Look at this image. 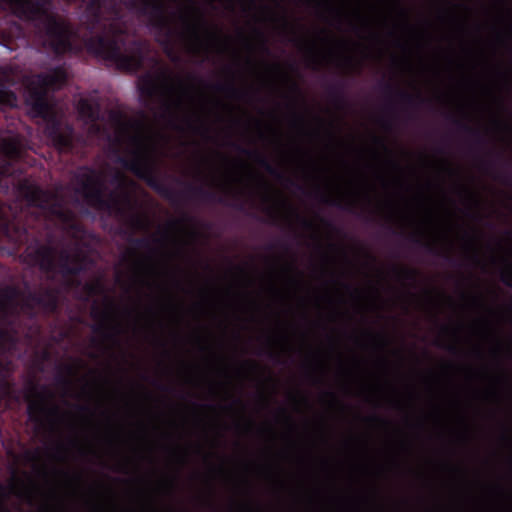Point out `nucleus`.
I'll return each mask as SVG.
<instances>
[{"label":"nucleus","mask_w":512,"mask_h":512,"mask_svg":"<svg viewBox=\"0 0 512 512\" xmlns=\"http://www.w3.org/2000/svg\"><path fill=\"white\" fill-rule=\"evenodd\" d=\"M123 6L148 20L163 40L164 51L172 62H179L172 39L175 29L167 16L163 0H87L83 12L84 24L90 33H101L82 39L85 50L98 58L115 63L118 69L136 73L143 69L150 53L149 45L142 40L131 39L122 23Z\"/></svg>","instance_id":"obj_1"},{"label":"nucleus","mask_w":512,"mask_h":512,"mask_svg":"<svg viewBox=\"0 0 512 512\" xmlns=\"http://www.w3.org/2000/svg\"><path fill=\"white\" fill-rule=\"evenodd\" d=\"M111 118L117 123L120 133L128 134L129 130L137 131L136 134L129 135V143L133 146L130 151L131 157L119 156L117 162L137 178L143 180L161 197L172 203H176L179 198H186L228 205L239 211L244 210V204L240 201L241 194L229 188L225 189V194L231 196L235 200L234 203H229L225 196L218 195L215 191L206 189L202 185L184 183L177 179L176 181L185 187L183 191L177 192L164 184L157 176L156 144L150 136L144 134V123L139 120L122 121V114L118 112L111 113Z\"/></svg>","instance_id":"obj_2"},{"label":"nucleus","mask_w":512,"mask_h":512,"mask_svg":"<svg viewBox=\"0 0 512 512\" xmlns=\"http://www.w3.org/2000/svg\"><path fill=\"white\" fill-rule=\"evenodd\" d=\"M0 238L17 247L27 244L26 258L45 273H53L58 267L63 277H76L85 272L91 263L89 257L80 251L71 254L64 249L58 253L56 262L57 248L50 243H41L27 224L22 223L17 217L10 218L1 204Z\"/></svg>","instance_id":"obj_3"},{"label":"nucleus","mask_w":512,"mask_h":512,"mask_svg":"<svg viewBox=\"0 0 512 512\" xmlns=\"http://www.w3.org/2000/svg\"><path fill=\"white\" fill-rule=\"evenodd\" d=\"M48 2L49 0H11L17 17L33 26L44 47L58 57L80 54L83 48L73 41V30L49 11L46 6Z\"/></svg>","instance_id":"obj_4"},{"label":"nucleus","mask_w":512,"mask_h":512,"mask_svg":"<svg viewBox=\"0 0 512 512\" xmlns=\"http://www.w3.org/2000/svg\"><path fill=\"white\" fill-rule=\"evenodd\" d=\"M112 184L118 186L119 192L111 191L106 198L104 196V183L94 170L83 176L81 183L82 194L87 203L99 211H105L121 218H129V224L133 228L141 229L145 227V219L134 213L135 201L127 188V178L124 174L117 172L112 180Z\"/></svg>","instance_id":"obj_5"},{"label":"nucleus","mask_w":512,"mask_h":512,"mask_svg":"<svg viewBox=\"0 0 512 512\" xmlns=\"http://www.w3.org/2000/svg\"><path fill=\"white\" fill-rule=\"evenodd\" d=\"M16 190L28 206L39 208L54 217L72 237L81 238L85 234L84 226L75 213L65 206L58 194L42 189L27 178L18 181Z\"/></svg>","instance_id":"obj_6"},{"label":"nucleus","mask_w":512,"mask_h":512,"mask_svg":"<svg viewBox=\"0 0 512 512\" xmlns=\"http://www.w3.org/2000/svg\"><path fill=\"white\" fill-rule=\"evenodd\" d=\"M67 71L64 66H56L48 72H42L36 75V88L31 92V109L33 113L43 119H47L50 106L47 102V93L52 90L61 89L67 82Z\"/></svg>","instance_id":"obj_7"},{"label":"nucleus","mask_w":512,"mask_h":512,"mask_svg":"<svg viewBox=\"0 0 512 512\" xmlns=\"http://www.w3.org/2000/svg\"><path fill=\"white\" fill-rule=\"evenodd\" d=\"M53 393L46 385L30 382L25 393L29 420L41 427L44 423L60 415V408L51 403Z\"/></svg>","instance_id":"obj_8"},{"label":"nucleus","mask_w":512,"mask_h":512,"mask_svg":"<svg viewBox=\"0 0 512 512\" xmlns=\"http://www.w3.org/2000/svg\"><path fill=\"white\" fill-rule=\"evenodd\" d=\"M177 81L180 87H184V82L181 78L175 77L167 69H162L157 75L151 72H146L138 78V91L141 98L147 102H153L162 92V89L171 91L173 89L172 83Z\"/></svg>","instance_id":"obj_9"},{"label":"nucleus","mask_w":512,"mask_h":512,"mask_svg":"<svg viewBox=\"0 0 512 512\" xmlns=\"http://www.w3.org/2000/svg\"><path fill=\"white\" fill-rule=\"evenodd\" d=\"M114 310L115 304L110 299L106 300L104 309L96 305L91 309V317L98 322L92 327V331L108 341H116L122 332L120 324L114 320Z\"/></svg>","instance_id":"obj_10"},{"label":"nucleus","mask_w":512,"mask_h":512,"mask_svg":"<svg viewBox=\"0 0 512 512\" xmlns=\"http://www.w3.org/2000/svg\"><path fill=\"white\" fill-rule=\"evenodd\" d=\"M35 306L40 307L47 314H55L59 310V291L55 288H45L41 292L29 291L23 300V308L35 316Z\"/></svg>","instance_id":"obj_11"},{"label":"nucleus","mask_w":512,"mask_h":512,"mask_svg":"<svg viewBox=\"0 0 512 512\" xmlns=\"http://www.w3.org/2000/svg\"><path fill=\"white\" fill-rule=\"evenodd\" d=\"M180 20L184 24L183 36L189 38L196 47L202 46L204 40L201 35V31L204 30L206 37L209 41H218L220 39V30L214 28L213 30L208 28L207 22L202 15H198L197 18L192 21L188 13H181Z\"/></svg>","instance_id":"obj_12"},{"label":"nucleus","mask_w":512,"mask_h":512,"mask_svg":"<svg viewBox=\"0 0 512 512\" xmlns=\"http://www.w3.org/2000/svg\"><path fill=\"white\" fill-rule=\"evenodd\" d=\"M23 150L21 141L17 137L0 136V157L4 164L0 166V176L6 177L12 174L13 162L22 158Z\"/></svg>","instance_id":"obj_13"},{"label":"nucleus","mask_w":512,"mask_h":512,"mask_svg":"<svg viewBox=\"0 0 512 512\" xmlns=\"http://www.w3.org/2000/svg\"><path fill=\"white\" fill-rule=\"evenodd\" d=\"M231 146L240 154L253 159L260 167H262L270 175L274 176L279 180H285L291 186H296L298 189H302V187L300 185H297L295 181L285 177V175L282 172H280L274 165H272L269 159L261 152L254 149L245 148L244 146L237 144L235 142H231Z\"/></svg>","instance_id":"obj_14"},{"label":"nucleus","mask_w":512,"mask_h":512,"mask_svg":"<svg viewBox=\"0 0 512 512\" xmlns=\"http://www.w3.org/2000/svg\"><path fill=\"white\" fill-rule=\"evenodd\" d=\"M45 133L53 146L59 151H71L73 149L72 127L69 126L66 131H63L59 121L53 119L48 123Z\"/></svg>","instance_id":"obj_15"},{"label":"nucleus","mask_w":512,"mask_h":512,"mask_svg":"<svg viewBox=\"0 0 512 512\" xmlns=\"http://www.w3.org/2000/svg\"><path fill=\"white\" fill-rule=\"evenodd\" d=\"M15 321L8 317L4 304L0 305V353L5 352L17 343V331L14 328Z\"/></svg>","instance_id":"obj_16"},{"label":"nucleus","mask_w":512,"mask_h":512,"mask_svg":"<svg viewBox=\"0 0 512 512\" xmlns=\"http://www.w3.org/2000/svg\"><path fill=\"white\" fill-rule=\"evenodd\" d=\"M383 90L388 95L395 93L398 100L409 108H416L427 102V99L424 98L420 93L411 94L406 91L396 89L389 82L384 83Z\"/></svg>","instance_id":"obj_17"},{"label":"nucleus","mask_w":512,"mask_h":512,"mask_svg":"<svg viewBox=\"0 0 512 512\" xmlns=\"http://www.w3.org/2000/svg\"><path fill=\"white\" fill-rule=\"evenodd\" d=\"M77 109L81 118L87 122L96 124L100 119V105L96 101L87 98H81L78 102Z\"/></svg>","instance_id":"obj_18"},{"label":"nucleus","mask_w":512,"mask_h":512,"mask_svg":"<svg viewBox=\"0 0 512 512\" xmlns=\"http://www.w3.org/2000/svg\"><path fill=\"white\" fill-rule=\"evenodd\" d=\"M21 296V290L15 285H6L2 289H0V305H5L8 317H12L15 315L16 300Z\"/></svg>","instance_id":"obj_19"},{"label":"nucleus","mask_w":512,"mask_h":512,"mask_svg":"<svg viewBox=\"0 0 512 512\" xmlns=\"http://www.w3.org/2000/svg\"><path fill=\"white\" fill-rule=\"evenodd\" d=\"M409 240L415 245L422 247L428 253L436 256H440L445 259L449 264L456 265L455 258L450 254V252H442L440 249L436 247V245L430 241L423 240V238L419 234H410Z\"/></svg>","instance_id":"obj_20"},{"label":"nucleus","mask_w":512,"mask_h":512,"mask_svg":"<svg viewBox=\"0 0 512 512\" xmlns=\"http://www.w3.org/2000/svg\"><path fill=\"white\" fill-rule=\"evenodd\" d=\"M327 94L331 103L339 110L346 108L348 102L345 95V84L342 81L327 87Z\"/></svg>","instance_id":"obj_21"},{"label":"nucleus","mask_w":512,"mask_h":512,"mask_svg":"<svg viewBox=\"0 0 512 512\" xmlns=\"http://www.w3.org/2000/svg\"><path fill=\"white\" fill-rule=\"evenodd\" d=\"M316 196L322 203L337 207L350 213H355L356 209L358 208L357 201L353 199H348L344 202L341 199L332 198L320 190L316 191Z\"/></svg>","instance_id":"obj_22"},{"label":"nucleus","mask_w":512,"mask_h":512,"mask_svg":"<svg viewBox=\"0 0 512 512\" xmlns=\"http://www.w3.org/2000/svg\"><path fill=\"white\" fill-rule=\"evenodd\" d=\"M451 118H452V122L456 125L458 130L468 134L473 139V141L476 145H478V146L485 145V143H486L485 137L479 129L473 128L472 126H470L468 123H466L463 120H460V119H457L454 117H451Z\"/></svg>","instance_id":"obj_23"},{"label":"nucleus","mask_w":512,"mask_h":512,"mask_svg":"<svg viewBox=\"0 0 512 512\" xmlns=\"http://www.w3.org/2000/svg\"><path fill=\"white\" fill-rule=\"evenodd\" d=\"M213 89L218 92L225 93L234 99H244L249 95L247 90L237 88L233 82L217 83L213 86Z\"/></svg>","instance_id":"obj_24"},{"label":"nucleus","mask_w":512,"mask_h":512,"mask_svg":"<svg viewBox=\"0 0 512 512\" xmlns=\"http://www.w3.org/2000/svg\"><path fill=\"white\" fill-rule=\"evenodd\" d=\"M76 370L73 365L65 364L61 365L58 369V373L55 377L56 383L64 388L71 387V379L70 377L75 375Z\"/></svg>","instance_id":"obj_25"},{"label":"nucleus","mask_w":512,"mask_h":512,"mask_svg":"<svg viewBox=\"0 0 512 512\" xmlns=\"http://www.w3.org/2000/svg\"><path fill=\"white\" fill-rule=\"evenodd\" d=\"M5 78L6 75L0 73V105L14 107L17 103V96L13 91L3 86Z\"/></svg>","instance_id":"obj_26"},{"label":"nucleus","mask_w":512,"mask_h":512,"mask_svg":"<svg viewBox=\"0 0 512 512\" xmlns=\"http://www.w3.org/2000/svg\"><path fill=\"white\" fill-rule=\"evenodd\" d=\"M36 486L32 480H30L29 485L25 482L19 480L17 486L14 487V493L20 497L21 499H34L35 498Z\"/></svg>","instance_id":"obj_27"},{"label":"nucleus","mask_w":512,"mask_h":512,"mask_svg":"<svg viewBox=\"0 0 512 512\" xmlns=\"http://www.w3.org/2000/svg\"><path fill=\"white\" fill-rule=\"evenodd\" d=\"M393 272L398 279L412 283H415L419 276V271L410 267L393 266Z\"/></svg>","instance_id":"obj_28"},{"label":"nucleus","mask_w":512,"mask_h":512,"mask_svg":"<svg viewBox=\"0 0 512 512\" xmlns=\"http://www.w3.org/2000/svg\"><path fill=\"white\" fill-rule=\"evenodd\" d=\"M184 123L188 130L192 131L195 134H199L205 137H208L209 135V128L207 125H205L202 121L198 119V122L191 117H186L184 119Z\"/></svg>","instance_id":"obj_29"},{"label":"nucleus","mask_w":512,"mask_h":512,"mask_svg":"<svg viewBox=\"0 0 512 512\" xmlns=\"http://www.w3.org/2000/svg\"><path fill=\"white\" fill-rule=\"evenodd\" d=\"M102 290H103V286L99 281L86 283L84 285V291L86 292V294L88 296L97 295V294L101 293Z\"/></svg>","instance_id":"obj_30"},{"label":"nucleus","mask_w":512,"mask_h":512,"mask_svg":"<svg viewBox=\"0 0 512 512\" xmlns=\"http://www.w3.org/2000/svg\"><path fill=\"white\" fill-rule=\"evenodd\" d=\"M130 242L136 248H141V249H149L151 246V240L149 238H144V237L132 238L130 240Z\"/></svg>","instance_id":"obj_31"},{"label":"nucleus","mask_w":512,"mask_h":512,"mask_svg":"<svg viewBox=\"0 0 512 512\" xmlns=\"http://www.w3.org/2000/svg\"><path fill=\"white\" fill-rule=\"evenodd\" d=\"M501 281L508 287L512 288V263L507 266L501 273Z\"/></svg>","instance_id":"obj_32"},{"label":"nucleus","mask_w":512,"mask_h":512,"mask_svg":"<svg viewBox=\"0 0 512 512\" xmlns=\"http://www.w3.org/2000/svg\"><path fill=\"white\" fill-rule=\"evenodd\" d=\"M265 213L268 216L269 223L273 225H277L280 220V214L278 211L273 207H267L265 209Z\"/></svg>","instance_id":"obj_33"},{"label":"nucleus","mask_w":512,"mask_h":512,"mask_svg":"<svg viewBox=\"0 0 512 512\" xmlns=\"http://www.w3.org/2000/svg\"><path fill=\"white\" fill-rule=\"evenodd\" d=\"M24 458L28 463H37L40 461V450H27L24 453Z\"/></svg>","instance_id":"obj_34"},{"label":"nucleus","mask_w":512,"mask_h":512,"mask_svg":"<svg viewBox=\"0 0 512 512\" xmlns=\"http://www.w3.org/2000/svg\"><path fill=\"white\" fill-rule=\"evenodd\" d=\"M255 33L256 35L258 36V38L260 39V48H261V51L265 54H269L270 53V49L267 45V38L266 36L264 35V33L258 29L255 30Z\"/></svg>","instance_id":"obj_35"},{"label":"nucleus","mask_w":512,"mask_h":512,"mask_svg":"<svg viewBox=\"0 0 512 512\" xmlns=\"http://www.w3.org/2000/svg\"><path fill=\"white\" fill-rule=\"evenodd\" d=\"M291 212L296 216V218L300 221L301 225L306 229H312L314 227L313 223L306 219L301 217L293 208L290 207Z\"/></svg>","instance_id":"obj_36"},{"label":"nucleus","mask_w":512,"mask_h":512,"mask_svg":"<svg viewBox=\"0 0 512 512\" xmlns=\"http://www.w3.org/2000/svg\"><path fill=\"white\" fill-rule=\"evenodd\" d=\"M190 220H191V218L187 214H184L181 219L170 221L168 223V227L171 229H175V228L179 227L180 225H182L184 222L190 221Z\"/></svg>","instance_id":"obj_37"},{"label":"nucleus","mask_w":512,"mask_h":512,"mask_svg":"<svg viewBox=\"0 0 512 512\" xmlns=\"http://www.w3.org/2000/svg\"><path fill=\"white\" fill-rule=\"evenodd\" d=\"M309 64L314 69H316L319 65V58L314 52H311L309 56Z\"/></svg>","instance_id":"obj_38"},{"label":"nucleus","mask_w":512,"mask_h":512,"mask_svg":"<svg viewBox=\"0 0 512 512\" xmlns=\"http://www.w3.org/2000/svg\"><path fill=\"white\" fill-rule=\"evenodd\" d=\"M495 178L505 184L512 185V180H511L510 176H508V175L498 174L495 176Z\"/></svg>","instance_id":"obj_39"},{"label":"nucleus","mask_w":512,"mask_h":512,"mask_svg":"<svg viewBox=\"0 0 512 512\" xmlns=\"http://www.w3.org/2000/svg\"><path fill=\"white\" fill-rule=\"evenodd\" d=\"M505 21H506L507 28H508L509 32L512 33V16L510 15V12L508 10H507V13L505 16Z\"/></svg>","instance_id":"obj_40"},{"label":"nucleus","mask_w":512,"mask_h":512,"mask_svg":"<svg viewBox=\"0 0 512 512\" xmlns=\"http://www.w3.org/2000/svg\"><path fill=\"white\" fill-rule=\"evenodd\" d=\"M170 125H171V127H172L173 129H175V130H177V131H183V130H184V129H183V127H182L181 125H179V124L175 121V119H174V118L170 120Z\"/></svg>","instance_id":"obj_41"},{"label":"nucleus","mask_w":512,"mask_h":512,"mask_svg":"<svg viewBox=\"0 0 512 512\" xmlns=\"http://www.w3.org/2000/svg\"><path fill=\"white\" fill-rule=\"evenodd\" d=\"M77 410L81 413H90L91 412L90 407L87 405H79V406H77Z\"/></svg>","instance_id":"obj_42"},{"label":"nucleus","mask_w":512,"mask_h":512,"mask_svg":"<svg viewBox=\"0 0 512 512\" xmlns=\"http://www.w3.org/2000/svg\"><path fill=\"white\" fill-rule=\"evenodd\" d=\"M16 28V35L15 37L20 38L24 36V31L20 25H15Z\"/></svg>","instance_id":"obj_43"},{"label":"nucleus","mask_w":512,"mask_h":512,"mask_svg":"<svg viewBox=\"0 0 512 512\" xmlns=\"http://www.w3.org/2000/svg\"><path fill=\"white\" fill-rule=\"evenodd\" d=\"M492 166V162L490 161H486V160H482L481 161V167L485 170V171H488V169Z\"/></svg>","instance_id":"obj_44"},{"label":"nucleus","mask_w":512,"mask_h":512,"mask_svg":"<svg viewBox=\"0 0 512 512\" xmlns=\"http://www.w3.org/2000/svg\"><path fill=\"white\" fill-rule=\"evenodd\" d=\"M370 420L374 421V422H379V423H383V424H387V421L377 415H373Z\"/></svg>","instance_id":"obj_45"},{"label":"nucleus","mask_w":512,"mask_h":512,"mask_svg":"<svg viewBox=\"0 0 512 512\" xmlns=\"http://www.w3.org/2000/svg\"><path fill=\"white\" fill-rule=\"evenodd\" d=\"M290 88L294 93L300 94V88L296 82H291Z\"/></svg>","instance_id":"obj_46"},{"label":"nucleus","mask_w":512,"mask_h":512,"mask_svg":"<svg viewBox=\"0 0 512 512\" xmlns=\"http://www.w3.org/2000/svg\"><path fill=\"white\" fill-rule=\"evenodd\" d=\"M374 140L375 142L380 145L381 147H383L386 151H388V148L387 146L385 145L384 141L378 137H374Z\"/></svg>","instance_id":"obj_47"},{"label":"nucleus","mask_w":512,"mask_h":512,"mask_svg":"<svg viewBox=\"0 0 512 512\" xmlns=\"http://www.w3.org/2000/svg\"><path fill=\"white\" fill-rule=\"evenodd\" d=\"M445 348L452 354H456L458 352V349L455 345H448Z\"/></svg>","instance_id":"obj_48"},{"label":"nucleus","mask_w":512,"mask_h":512,"mask_svg":"<svg viewBox=\"0 0 512 512\" xmlns=\"http://www.w3.org/2000/svg\"><path fill=\"white\" fill-rule=\"evenodd\" d=\"M285 30H291L290 24L285 17L281 18Z\"/></svg>","instance_id":"obj_49"},{"label":"nucleus","mask_w":512,"mask_h":512,"mask_svg":"<svg viewBox=\"0 0 512 512\" xmlns=\"http://www.w3.org/2000/svg\"><path fill=\"white\" fill-rule=\"evenodd\" d=\"M2 387L7 393L11 390V384L8 381H4L2 383Z\"/></svg>","instance_id":"obj_50"},{"label":"nucleus","mask_w":512,"mask_h":512,"mask_svg":"<svg viewBox=\"0 0 512 512\" xmlns=\"http://www.w3.org/2000/svg\"><path fill=\"white\" fill-rule=\"evenodd\" d=\"M321 222L323 223V225H325L328 228H331V229L335 228L331 221H328L326 219H321Z\"/></svg>","instance_id":"obj_51"},{"label":"nucleus","mask_w":512,"mask_h":512,"mask_svg":"<svg viewBox=\"0 0 512 512\" xmlns=\"http://www.w3.org/2000/svg\"><path fill=\"white\" fill-rule=\"evenodd\" d=\"M374 338H377L379 340H381V344L382 346L386 345L387 344V341H386V338L383 336V335H375L373 336Z\"/></svg>","instance_id":"obj_52"},{"label":"nucleus","mask_w":512,"mask_h":512,"mask_svg":"<svg viewBox=\"0 0 512 512\" xmlns=\"http://www.w3.org/2000/svg\"><path fill=\"white\" fill-rule=\"evenodd\" d=\"M382 126H383V128H385L386 130H390L392 125H391V122H390V121L383 120V121H382Z\"/></svg>","instance_id":"obj_53"},{"label":"nucleus","mask_w":512,"mask_h":512,"mask_svg":"<svg viewBox=\"0 0 512 512\" xmlns=\"http://www.w3.org/2000/svg\"><path fill=\"white\" fill-rule=\"evenodd\" d=\"M267 355L269 356V358H271V359H273V360H278V358H279V357H278V354H276V353H275V352H273V351H269V352L267 353Z\"/></svg>","instance_id":"obj_54"},{"label":"nucleus","mask_w":512,"mask_h":512,"mask_svg":"<svg viewBox=\"0 0 512 512\" xmlns=\"http://www.w3.org/2000/svg\"><path fill=\"white\" fill-rule=\"evenodd\" d=\"M68 285H69V286H74V285H75V286H78V285H80V281H78V280H73V279H69V280H68Z\"/></svg>","instance_id":"obj_55"},{"label":"nucleus","mask_w":512,"mask_h":512,"mask_svg":"<svg viewBox=\"0 0 512 512\" xmlns=\"http://www.w3.org/2000/svg\"><path fill=\"white\" fill-rule=\"evenodd\" d=\"M462 190H463L465 193H467V194H468L469 199L473 200L474 202H477V201H476V199H475V195H474V194H472L471 192H468V191H467L466 189H464V188H463Z\"/></svg>","instance_id":"obj_56"},{"label":"nucleus","mask_w":512,"mask_h":512,"mask_svg":"<svg viewBox=\"0 0 512 512\" xmlns=\"http://www.w3.org/2000/svg\"><path fill=\"white\" fill-rule=\"evenodd\" d=\"M188 78H189L190 80H193V81H194V80H197L199 83L204 84V81H203L202 79L197 78V77H196V76H194V75H189V76H188Z\"/></svg>","instance_id":"obj_57"},{"label":"nucleus","mask_w":512,"mask_h":512,"mask_svg":"<svg viewBox=\"0 0 512 512\" xmlns=\"http://www.w3.org/2000/svg\"><path fill=\"white\" fill-rule=\"evenodd\" d=\"M158 388L161 390V391H164V392H167L170 390V387L167 386V385H158Z\"/></svg>","instance_id":"obj_58"},{"label":"nucleus","mask_w":512,"mask_h":512,"mask_svg":"<svg viewBox=\"0 0 512 512\" xmlns=\"http://www.w3.org/2000/svg\"><path fill=\"white\" fill-rule=\"evenodd\" d=\"M471 259L474 263H478L479 262V258H478V255L476 253H473L471 255Z\"/></svg>","instance_id":"obj_59"},{"label":"nucleus","mask_w":512,"mask_h":512,"mask_svg":"<svg viewBox=\"0 0 512 512\" xmlns=\"http://www.w3.org/2000/svg\"><path fill=\"white\" fill-rule=\"evenodd\" d=\"M36 470H37L38 473L46 474V471H45V469L43 467L36 466Z\"/></svg>","instance_id":"obj_60"},{"label":"nucleus","mask_w":512,"mask_h":512,"mask_svg":"<svg viewBox=\"0 0 512 512\" xmlns=\"http://www.w3.org/2000/svg\"><path fill=\"white\" fill-rule=\"evenodd\" d=\"M326 395H327V396H329L330 398H332L334 401H336V400H337V398H336L335 394H334V393H332V392H326Z\"/></svg>","instance_id":"obj_61"},{"label":"nucleus","mask_w":512,"mask_h":512,"mask_svg":"<svg viewBox=\"0 0 512 512\" xmlns=\"http://www.w3.org/2000/svg\"><path fill=\"white\" fill-rule=\"evenodd\" d=\"M0 499H4V487L0 484Z\"/></svg>","instance_id":"obj_62"},{"label":"nucleus","mask_w":512,"mask_h":512,"mask_svg":"<svg viewBox=\"0 0 512 512\" xmlns=\"http://www.w3.org/2000/svg\"><path fill=\"white\" fill-rule=\"evenodd\" d=\"M295 121H296V122H303V117H302V116H300V115H298V114H296V115H295Z\"/></svg>","instance_id":"obj_63"},{"label":"nucleus","mask_w":512,"mask_h":512,"mask_svg":"<svg viewBox=\"0 0 512 512\" xmlns=\"http://www.w3.org/2000/svg\"><path fill=\"white\" fill-rule=\"evenodd\" d=\"M344 287L347 289V290H350V291H353V293H356L357 291L355 289H352V287L348 284H345Z\"/></svg>","instance_id":"obj_64"}]
</instances>
